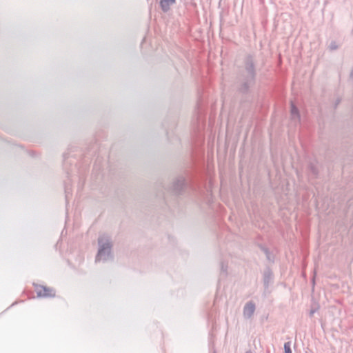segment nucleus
Listing matches in <instances>:
<instances>
[{"instance_id":"obj_1","label":"nucleus","mask_w":353,"mask_h":353,"mask_svg":"<svg viewBox=\"0 0 353 353\" xmlns=\"http://www.w3.org/2000/svg\"><path fill=\"white\" fill-rule=\"evenodd\" d=\"M34 290L39 297H52L55 295V292L53 289L43 285H36Z\"/></svg>"},{"instance_id":"obj_2","label":"nucleus","mask_w":353,"mask_h":353,"mask_svg":"<svg viewBox=\"0 0 353 353\" xmlns=\"http://www.w3.org/2000/svg\"><path fill=\"white\" fill-rule=\"evenodd\" d=\"M102 241H103L102 239H99V243L101 245H100V249L99 250V253H98V256H97V260H100V258L102 256L103 254L105 252V251L106 250H108V253L110 252V249L111 247L110 244L109 243H107L101 245Z\"/></svg>"},{"instance_id":"obj_3","label":"nucleus","mask_w":353,"mask_h":353,"mask_svg":"<svg viewBox=\"0 0 353 353\" xmlns=\"http://www.w3.org/2000/svg\"><path fill=\"white\" fill-rule=\"evenodd\" d=\"M174 2L175 0H160V5L163 11H168Z\"/></svg>"},{"instance_id":"obj_4","label":"nucleus","mask_w":353,"mask_h":353,"mask_svg":"<svg viewBox=\"0 0 353 353\" xmlns=\"http://www.w3.org/2000/svg\"><path fill=\"white\" fill-rule=\"evenodd\" d=\"M254 305L252 303H248L246 304L244 308V315L247 316H250L254 312Z\"/></svg>"},{"instance_id":"obj_5","label":"nucleus","mask_w":353,"mask_h":353,"mask_svg":"<svg viewBox=\"0 0 353 353\" xmlns=\"http://www.w3.org/2000/svg\"><path fill=\"white\" fill-rule=\"evenodd\" d=\"M284 350L285 353H292V350L290 348V343L287 342L284 345Z\"/></svg>"},{"instance_id":"obj_6","label":"nucleus","mask_w":353,"mask_h":353,"mask_svg":"<svg viewBox=\"0 0 353 353\" xmlns=\"http://www.w3.org/2000/svg\"><path fill=\"white\" fill-rule=\"evenodd\" d=\"M291 113L292 115L298 116V110L294 105L291 107Z\"/></svg>"}]
</instances>
